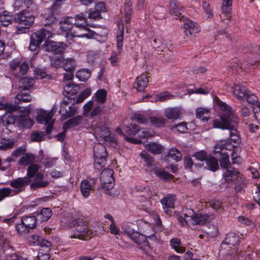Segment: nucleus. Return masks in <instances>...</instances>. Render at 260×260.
<instances>
[{
	"instance_id": "obj_1",
	"label": "nucleus",
	"mask_w": 260,
	"mask_h": 260,
	"mask_svg": "<svg viewBox=\"0 0 260 260\" xmlns=\"http://www.w3.org/2000/svg\"><path fill=\"white\" fill-rule=\"evenodd\" d=\"M220 106L222 113L219 118L213 121V126L222 129H229L231 140L235 143L239 141L238 132L235 128L237 117L235 116L230 107L222 102H220Z\"/></svg>"
},
{
	"instance_id": "obj_2",
	"label": "nucleus",
	"mask_w": 260,
	"mask_h": 260,
	"mask_svg": "<svg viewBox=\"0 0 260 260\" xmlns=\"http://www.w3.org/2000/svg\"><path fill=\"white\" fill-rule=\"evenodd\" d=\"M59 8V6L57 4L52 6V15L46 18V20L48 21V22L44 24L45 28H41L31 36L29 48L31 51H36L37 48L45 39L52 37L54 26L57 22V19L55 16V11Z\"/></svg>"
},
{
	"instance_id": "obj_3",
	"label": "nucleus",
	"mask_w": 260,
	"mask_h": 260,
	"mask_svg": "<svg viewBox=\"0 0 260 260\" xmlns=\"http://www.w3.org/2000/svg\"><path fill=\"white\" fill-rule=\"evenodd\" d=\"M184 8L177 0H172L170 3L169 12L171 15L176 16V19H179L183 22L184 33L187 37L191 36L199 31V29L194 23L187 18L182 16V11Z\"/></svg>"
},
{
	"instance_id": "obj_4",
	"label": "nucleus",
	"mask_w": 260,
	"mask_h": 260,
	"mask_svg": "<svg viewBox=\"0 0 260 260\" xmlns=\"http://www.w3.org/2000/svg\"><path fill=\"white\" fill-rule=\"evenodd\" d=\"M69 226L73 229L70 236L71 238L88 240L94 234V232L85 224L84 219L81 217L72 218L69 221Z\"/></svg>"
},
{
	"instance_id": "obj_5",
	"label": "nucleus",
	"mask_w": 260,
	"mask_h": 260,
	"mask_svg": "<svg viewBox=\"0 0 260 260\" xmlns=\"http://www.w3.org/2000/svg\"><path fill=\"white\" fill-rule=\"evenodd\" d=\"M86 13L77 14L75 17H67L59 21L60 29L63 31L71 30L73 25L80 29H86L88 26Z\"/></svg>"
},
{
	"instance_id": "obj_6",
	"label": "nucleus",
	"mask_w": 260,
	"mask_h": 260,
	"mask_svg": "<svg viewBox=\"0 0 260 260\" xmlns=\"http://www.w3.org/2000/svg\"><path fill=\"white\" fill-rule=\"evenodd\" d=\"M14 22L20 26L16 28V33L21 34L25 33L27 29L33 24L35 17L34 14L27 11H21L13 16Z\"/></svg>"
},
{
	"instance_id": "obj_7",
	"label": "nucleus",
	"mask_w": 260,
	"mask_h": 260,
	"mask_svg": "<svg viewBox=\"0 0 260 260\" xmlns=\"http://www.w3.org/2000/svg\"><path fill=\"white\" fill-rule=\"evenodd\" d=\"M94 167L95 170L101 171L105 167L107 162V152L105 146L99 143L93 148Z\"/></svg>"
},
{
	"instance_id": "obj_8",
	"label": "nucleus",
	"mask_w": 260,
	"mask_h": 260,
	"mask_svg": "<svg viewBox=\"0 0 260 260\" xmlns=\"http://www.w3.org/2000/svg\"><path fill=\"white\" fill-rule=\"evenodd\" d=\"M94 167L95 170L101 171L105 167L107 162V152L105 146L99 143L93 148Z\"/></svg>"
},
{
	"instance_id": "obj_9",
	"label": "nucleus",
	"mask_w": 260,
	"mask_h": 260,
	"mask_svg": "<svg viewBox=\"0 0 260 260\" xmlns=\"http://www.w3.org/2000/svg\"><path fill=\"white\" fill-rule=\"evenodd\" d=\"M38 219L36 215L23 216L20 223L16 224L15 228L18 233L23 235L36 228Z\"/></svg>"
},
{
	"instance_id": "obj_10",
	"label": "nucleus",
	"mask_w": 260,
	"mask_h": 260,
	"mask_svg": "<svg viewBox=\"0 0 260 260\" xmlns=\"http://www.w3.org/2000/svg\"><path fill=\"white\" fill-rule=\"evenodd\" d=\"M114 171L112 169H105L100 174V181L104 192L109 195H112L111 190L113 188L114 178Z\"/></svg>"
},
{
	"instance_id": "obj_11",
	"label": "nucleus",
	"mask_w": 260,
	"mask_h": 260,
	"mask_svg": "<svg viewBox=\"0 0 260 260\" xmlns=\"http://www.w3.org/2000/svg\"><path fill=\"white\" fill-rule=\"evenodd\" d=\"M72 103V99L68 98L66 100H63L60 103L59 113L64 120L72 117L78 113L79 108L77 106L74 104L69 106V104Z\"/></svg>"
},
{
	"instance_id": "obj_12",
	"label": "nucleus",
	"mask_w": 260,
	"mask_h": 260,
	"mask_svg": "<svg viewBox=\"0 0 260 260\" xmlns=\"http://www.w3.org/2000/svg\"><path fill=\"white\" fill-rule=\"evenodd\" d=\"M230 147H233V146L227 144L224 140L221 141L217 143L214 146V153H220L221 157L219 158L220 167L223 169H226L228 167H231L229 160V155L225 153H221L223 149H231Z\"/></svg>"
},
{
	"instance_id": "obj_13",
	"label": "nucleus",
	"mask_w": 260,
	"mask_h": 260,
	"mask_svg": "<svg viewBox=\"0 0 260 260\" xmlns=\"http://www.w3.org/2000/svg\"><path fill=\"white\" fill-rule=\"evenodd\" d=\"M30 110L24 109L16 115V125L20 129L29 128L34 124V121L29 117Z\"/></svg>"
},
{
	"instance_id": "obj_14",
	"label": "nucleus",
	"mask_w": 260,
	"mask_h": 260,
	"mask_svg": "<svg viewBox=\"0 0 260 260\" xmlns=\"http://www.w3.org/2000/svg\"><path fill=\"white\" fill-rule=\"evenodd\" d=\"M31 180L29 177H19L12 180L10 183V186L13 188L12 195L18 194L25 189V187L28 186Z\"/></svg>"
},
{
	"instance_id": "obj_15",
	"label": "nucleus",
	"mask_w": 260,
	"mask_h": 260,
	"mask_svg": "<svg viewBox=\"0 0 260 260\" xmlns=\"http://www.w3.org/2000/svg\"><path fill=\"white\" fill-rule=\"evenodd\" d=\"M52 116L53 115L50 112H46L43 109H40L38 111L36 120L39 123L45 124L46 125L45 134H50L52 131L53 123L50 122Z\"/></svg>"
},
{
	"instance_id": "obj_16",
	"label": "nucleus",
	"mask_w": 260,
	"mask_h": 260,
	"mask_svg": "<svg viewBox=\"0 0 260 260\" xmlns=\"http://www.w3.org/2000/svg\"><path fill=\"white\" fill-rule=\"evenodd\" d=\"M67 45L63 42H56L46 40L45 45L43 47L44 50L48 52H52L54 54H59L63 52L66 48Z\"/></svg>"
},
{
	"instance_id": "obj_17",
	"label": "nucleus",
	"mask_w": 260,
	"mask_h": 260,
	"mask_svg": "<svg viewBox=\"0 0 260 260\" xmlns=\"http://www.w3.org/2000/svg\"><path fill=\"white\" fill-rule=\"evenodd\" d=\"M97 181V178H92L89 180H84L81 181L80 184V190L84 198L89 197L90 191L94 190L95 185Z\"/></svg>"
},
{
	"instance_id": "obj_18",
	"label": "nucleus",
	"mask_w": 260,
	"mask_h": 260,
	"mask_svg": "<svg viewBox=\"0 0 260 260\" xmlns=\"http://www.w3.org/2000/svg\"><path fill=\"white\" fill-rule=\"evenodd\" d=\"M84 30L86 32L81 34H76L75 32H73L71 30L65 31V38L66 39V41L71 44L73 38L76 37L82 38L86 37L88 39H92L95 38L98 35L94 31L87 28V27H86V29Z\"/></svg>"
},
{
	"instance_id": "obj_19",
	"label": "nucleus",
	"mask_w": 260,
	"mask_h": 260,
	"mask_svg": "<svg viewBox=\"0 0 260 260\" xmlns=\"http://www.w3.org/2000/svg\"><path fill=\"white\" fill-rule=\"evenodd\" d=\"M240 174L237 169L232 167H228L225 169L222 175L224 181L227 183H231L237 180Z\"/></svg>"
},
{
	"instance_id": "obj_20",
	"label": "nucleus",
	"mask_w": 260,
	"mask_h": 260,
	"mask_svg": "<svg viewBox=\"0 0 260 260\" xmlns=\"http://www.w3.org/2000/svg\"><path fill=\"white\" fill-rule=\"evenodd\" d=\"M94 132L96 136L103 138L106 141L113 142L114 140V137L112 136L111 132L106 126L103 125L97 126L94 129Z\"/></svg>"
},
{
	"instance_id": "obj_21",
	"label": "nucleus",
	"mask_w": 260,
	"mask_h": 260,
	"mask_svg": "<svg viewBox=\"0 0 260 260\" xmlns=\"http://www.w3.org/2000/svg\"><path fill=\"white\" fill-rule=\"evenodd\" d=\"M240 236L238 234L235 233L230 232L226 234L225 239L221 244V247H223L224 245H231L234 247L237 248L240 244Z\"/></svg>"
},
{
	"instance_id": "obj_22",
	"label": "nucleus",
	"mask_w": 260,
	"mask_h": 260,
	"mask_svg": "<svg viewBox=\"0 0 260 260\" xmlns=\"http://www.w3.org/2000/svg\"><path fill=\"white\" fill-rule=\"evenodd\" d=\"M148 73H143L138 76L135 81L134 87L139 91H142L147 87L150 76Z\"/></svg>"
},
{
	"instance_id": "obj_23",
	"label": "nucleus",
	"mask_w": 260,
	"mask_h": 260,
	"mask_svg": "<svg viewBox=\"0 0 260 260\" xmlns=\"http://www.w3.org/2000/svg\"><path fill=\"white\" fill-rule=\"evenodd\" d=\"M175 197L173 195L168 194L161 200L163 209L165 212L168 215L172 214L171 209L174 208Z\"/></svg>"
},
{
	"instance_id": "obj_24",
	"label": "nucleus",
	"mask_w": 260,
	"mask_h": 260,
	"mask_svg": "<svg viewBox=\"0 0 260 260\" xmlns=\"http://www.w3.org/2000/svg\"><path fill=\"white\" fill-rule=\"evenodd\" d=\"M66 121L63 124V129L67 131L69 129L78 126L83 121V117L82 115H77Z\"/></svg>"
},
{
	"instance_id": "obj_25",
	"label": "nucleus",
	"mask_w": 260,
	"mask_h": 260,
	"mask_svg": "<svg viewBox=\"0 0 260 260\" xmlns=\"http://www.w3.org/2000/svg\"><path fill=\"white\" fill-rule=\"evenodd\" d=\"M192 212V214L189 215L188 217H190V219L192 220L195 224H201L203 225L206 223L209 222L210 217L207 214H202L201 213L194 214L193 210H190Z\"/></svg>"
},
{
	"instance_id": "obj_26",
	"label": "nucleus",
	"mask_w": 260,
	"mask_h": 260,
	"mask_svg": "<svg viewBox=\"0 0 260 260\" xmlns=\"http://www.w3.org/2000/svg\"><path fill=\"white\" fill-rule=\"evenodd\" d=\"M141 157L144 160L146 166L150 168L153 172L157 167L154 158L145 151H143L140 154Z\"/></svg>"
},
{
	"instance_id": "obj_27",
	"label": "nucleus",
	"mask_w": 260,
	"mask_h": 260,
	"mask_svg": "<svg viewBox=\"0 0 260 260\" xmlns=\"http://www.w3.org/2000/svg\"><path fill=\"white\" fill-rule=\"evenodd\" d=\"M52 215V212L49 208H44L36 214L38 221L40 222L47 221Z\"/></svg>"
},
{
	"instance_id": "obj_28",
	"label": "nucleus",
	"mask_w": 260,
	"mask_h": 260,
	"mask_svg": "<svg viewBox=\"0 0 260 260\" xmlns=\"http://www.w3.org/2000/svg\"><path fill=\"white\" fill-rule=\"evenodd\" d=\"M155 175L161 180L168 182L174 178V176L168 172L157 167L153 171Z\"/></svg>"
},
{
	"instance_id": "obj_29",
	"label": "nucleus",
	"mask_w": 260,
	"mask_h": 260,
	"mask_svg": "<svg viewBox=\"0 0 260 260\" xmlns=\"http://www.w3.org/2000/svg\"><path fill=\"white\" fill-rule=\"evenodd\" d=\"M31 100V95L28 93L27 91H20L16 96L14 102L15 105H18L22 102H28Z\"/></svg>"
},
{
	"instance_id": "obj_30",
	"label": "nucleus",
	"mask_w": 260,
	"mask_h": 260,
	"mask_svg": "<svg viewBox=\"0 0 260 260\" xmlns=\"http://www.w3.org/2000/svg\"><path fill=\"white\" fill-rule=\"evenodd\" d=\"M145 147L149 152L153 154H160L164 150L161 145L155 142L147 144Z\"/></svg>"
},
{
	"instance_id": "obj_31",
	"label": "nucleus",
	"mask_w": 260,
	"mask_h": 260,
	"mask_svg": "<svg viewBox=\"0 0 260 260\" xmlns=\"http://www.w3.org/2000/svg\"><path fill=\"white\" fill-rule=\"evenodd\" d=\"M136 244L138 245H143V246L150 247L149 242L147 240L146 236L140 234L137 231L135 234L132 235L131 238Z\"/></svg>"
},
{
	"instance_id": "obj_32",
	"label": "nucleus",
	"mask_w": 260,
	"mask_h": 260,
	"mask_svg": "<svg viewBox=\"0 0 260 260\" xmlns=\"http://www.w3.org/2000/svg\"><path fill=\"white\" fill-rule=\"evenodd\" d=\"M206 168L211 171L216 172L219 169L218 159L213 156H209L206 160Z\"/></svg>"
},
{
	"instance_id": "obj_33",
	"label": "nucleus",
	"mask_w": 260,
	"mask_h": 260,
	"mask_svg": "<svg viewBox=\"0 0 260 260\" xmlns=\"http://www.w3.org/2000/svg\"><path fill=\"white\" fill-rule=\"evenodd\" d=\"M180 115L181 110L177 107L169 108L165 111V115L169 119H177Z\"/></svg>"
},
{
	"instance_id": "obj_34",
	"label": "nucleus",
	"mask_w": 260,
	"mask_h": 260,
	"mask_svg": "<svg viewBox=\"0 0 260 260\" xmlns=\"http://www.w3.org/2000/svg\"><path fill=\"white\" fill-rule=\"evenodd\" d=\"M249 90L245 86L239 84L235 85L233 88V93L239 100H243Z\"/></svg>"
},
{
	"instance_id": "obj_35",
	"label": "nucleus",
	"mask_w": 260,
	"mask_h": 260,
	"mask_svg": "<svg viewBox=\"0 0 260 260\" xmlns=\"http://www.w3.org/2000/svg\"><path fill=\"white\" fill-rule=\"evenodd\" d=\"M34 83V80L32 78L23 77L19 82V89L20 91H27L30 87H32Z\"/></svg>"
},
{
	"instance_id": "obj_36",
	"label": "nucleus",
	"mask_w": 260,
	"mask_h": 260,
	"mask_svg": "<svg viewBox=\"0 0 260 260\" xmlns=\"http://www.w3.org/2000/svg\"><path fill=\"white\" fill-rule=\"evenodd\" d=\"M23 4L26 9L23 11H27L32 14L37 13L38 10V6L35 0H23Z\"/></svg>"
},
{
	"instance_id": "obj_37",
	"label": "nucleus",
	"mask_w": 260,
	"mask_h": 260,
	"mask_svg": "<svg viewBox=\"0 0 260 260\" xmlns=\"http://www.w3.org/2000/svg\"><path fill=\"white\" fill-rule=\"evenodd\" d=\"M196 117L201 119L203 121H207L210 118V111L209 109L199 108L196 110Z\"/></svg>"
},
{
	"instance_id": "obj_38",
	"label": "nucleus",
	"mask_w": 260,
	"mask_h": 260,
	"mask_svg": "<svg viewBox=\"0 0 260 260\" xmlns=\"http://www.w3.org/2000/svg\"><path fill=\"white\" fill-rule=\"evenodd\" d=\"M170 245L177 252L182 253L185 252V248L181 246L180 240L178 238H173L170 241Z\"/></svg>"
},
{
	"instance_id": "obj_39",
	"label": "nucleus",
	"mask_w": 260,
	"mask_h": 260,
	"mask_svg": "<svg viewBox=\"0 0 260 260\" xmlns=\"http://www.w3.org/2000/svg\"><path fill=\"white\" fill-rule=\"evenodd\" d=\"M20 108L21 107L19 106L0 102V110H5L7 112H13L19 110Z\"/></svg>"
},
{
	"instance_id": "obj_40",
	"label": "nucleus",
	"mask_w": 260,
	"mask_h": 260,
	"mask_svg": "<svg viewBox=\"0 0 260 260\" xmlns=\"http://www.w3.org/2000/svg\"><path fill=\"white\" fill-rule=\"evenodd\" d=\"M35 161V156L31 153H26L19 160L21 166H26Z\"/></svg>"
},
{
	"instance_id": "obj_41",
	"label": "nucleus",
	"mask_w": 260,
	"mask_h": 260,
	"mask_svg": "<svg viewBox=\"0 0 260 260\" xmlns=\"http://www.w3.org/2000/svg\"><path fill=\"white\" fill-rule=\"evenodd\" d=\"M62 63V67L66 71H75L76 64L74 59L68 58L63 60Z\"/></svg>"
},
{
	"instance_id": "obj_42",
	"label": "nucleus",
	"mask_w": 260,
	"mask_h": 260,
	"mask_svg": "<svg viewBox=\"0 0 260 260\" xmlns=\"http://www.w3.org/2000/svg\"><path fill=\"white\" fill-rule=\"evenodd\" d=\"M80 87L73 82H70L64 87V91L68 94H75L78 92Z\"/></svg>"
},
{
	"instance_id": "obj_43",
	"label": "nucleus",
	"mask_w": 260,
	"mask_h": 260,
	"mask_svg": "<svg viewBox=\"0 0 260 260\" xmlns=\"http://www.w3.org/2000/svg\"><path fill=\"white\" fill-rule=\"evenodd\" d=\"M125 132L129 135H135L140 131V127L136 123H131L124 127Z\"/></svg>"
},
{
	"instance_id": "obj_44",
	"label": "nucleus",
	"mask_w": 260,
	"mask_h": 260,
	"mask_svg": "<svg viewBox=\"0 0 260 260\" xmlns=\"http://www.w3.org/2000/svg\"><path fill=\"white\" fill-rule=\"evenodd\" d=\"M170 129L175 132H178L181 133H185L187 132L188 128L187 127V123L182 122L177 124L171 125L170 126Z\"/></svg>"
},
{
	"instance_id": "obj_45",
	"label": "nucleus",
	"mask_w": 260,
	"mask_h": 260,
	"mask_svg": "<svg viewBox=\"0 0 260 260\" xmlns=\"http://www.w3.org/2000/svg\"><path fill=\"white\" fill-rule=\"evenodd\" d=\"M168 155L176 161L180 160L182 157V154L181 152L176 148L170 149Z\"/></svg>"
},
{
	"instance_id": "obj_46",
	"label": "nucleus",
	"mask_w": 260,
	"mask_h": 260,
	"mask_svg": "<svg viewBox=\"0 0 260 260\" xmlns=\"http://www.w3.org/2000/svg\"><path fill=\"white\" fill-rule=\"evenodd\" d=\"M95 100L98 103L103 104L107 98V91L104 89L98 90L95 94Z\"/></svg>"
},
{
	"instance_id": "obj_47",
	"label": "nucleus",
	"mask_w": 260,
	"mask_h": 260,
	"mask_svg": "<svg viewBox=\"0 0 260 260\" xmlns=\"http://www.w3.org/2000/svg\"><path fill=\"white\" fill-rule=\"evenodd\" d=\"M0 150H7L12 148L15 142L13 140H6L3 139L1 141Z\"/></svg>"
},
{
	"instance_id": "obj_48",
	"label": "nucleus",
	"mask_w": 260,
	"mask_h": 260,
	"mask_svg": "<svg viewBox=\"0 0 260 260\" xmlns=\"http://www.w3.org/2000/svg\"><path fill=\"white\" fill-rule=\"evenodd\" d=\"M0 21L3 22V25L7 26L14 21L13 16L9 12H4L3 15L0 16Z\"/></svg>"
},
{
	"instance_id": "obj_49",
	"label": "nucleus",
	"mask_w": 260,
	"mask_h": 260,
	"mask_svg": "<svg viewBox=\"0 0 260 260\" xmlns=\"http://www.w3.org/2000/svg\"><path fill=\"white\" fill-rule=\"evenodd\" d=\"M45 136L44 132L34 131L30 134V139L34 142H41L44 140Z\"/></svg>"
},
{
	"instance_id": "obj_50",
	"label": "nucleus",
	"mask_w": 260,
	"mask_h": 260,
	"mask_svg": "<svg viewBox=\"0 0 260 260\" xmlns=\"http://www.w3.org/2000/svg\"><path fill=\"white\" fill-rule=\"evenodd\" d=\"M259 64V62L256 61H251L250 62L244 61L241 63V68L244 69L246 70H250L254 69Z\"/></svg>"
},
{
	"instance_id": "obj_51",
	"label": "nucleus",
	"mask_w": 260,
	"mask_h": 260,
	"mask_svg": "<svg viewBox=\"0 0 260 260\" xmlns=\"http://www.w3.org/2000/svg\"><path fill=\"white\" fill-rule=\"evenodd\" d=\"M151 123L158 127H164L166 123V119L164 118H160L152 116L150 118Z\"/></svg>"
},
{
	"instance_id": "obj_52",
	"label": "nucleus",
	"mask_w": 260,
	"mask_h": 260,
	"mask_svg": "<svg viewBox=\"0 0 260 260\" xmlns=\"http://www.w3.org/2000/svg\"><path fill=\"white\" fill-rule=\"evenodd\" d=\"M39 169V166L37 164L31 165L27 169V176L25 177H29L30 179L33 178L38 173Z\"/></svg>"
},
{
	"instance_id": "obj_53",
	"label": "nucleus",
	"mask_w": 260,
	"mask_h": 260,
	"mask_svg": "<svg viewBox=\"0 0 260 260\" xmlns=\"http://www.w3.org/2000/svg\"><path fill=\"white\" fill-rule=\"evenodd\" d=\"M49 184V182L43 180H37L31 183L30 187L31 189L36 190L39 188L45 187Z\"/></svg>"
},
{
	"instance_id": "obj_54",
	"label": "nucleus",
	"mask_w": 260,
	"mask_h": 260,
	"mask_svg": "<svg viewBox=\"0 0 260 260\" xmlns=\"http://www.w3.org/2000/svg\"><path fill=\"white\" fill-rule=\"evenodd\" d=\"M91 94V90L89 88H86L78 95L76 100L75 103L79 104L82 103L86 98Z\"/></svg>"
},
{
	"instance_id": "obj_55",
	"label": "nucleus",
	"mask_w": 260,
	"mask_h": 260,
	"mask_svg": "<svg viewBox=\"0 0 260 260\" xmlns=\"http://www.w3.org/2000/svg\"><path fill=\"white\" fill-rule=\"evenodd\" d=\"M90 73L85 70H81L76 73V76L82 81H86L90 77Z\"/></svg>"
},
{
	"instance_id": "obj_56",
	"label": "nucleus",
	"mask_w": 260,
	"mask_h": 260,
	"mask_svg": "<svg viewBox=\"0 0 260 260\" xmlns=\"http://www.w3.org/2000/svg\"><path fill=\"white\" fill-rule=\"evenodd\" d=\"M244 99H246V101L248 103L253 105V106H254V105L256 104L259 103V102H257V100H258L257 97L254 94H253L250 91H248V92L246 94V95H245Z\"/></svg>"
},
{
	"instance_id": "obj_57",
	"label": "nucleus",
	"mask_w": 260,
	"mask_h": 260,
	"mask_svg": "<svg viewBox=\"0 0 260 260\" xmlns=\"http://www.w3.org/2000/svg\"><path fill=\"white\" fill-rule=\"evenodd\" d=\"M12 195V189L9 187L0 188V202L2 201L6 198Z\"/></svg>"
},
{
	"instance_id": "obj_58",
	"label": "nucleus",
	"mask_w": 260,
	"mask_h": 260,
	"mask_svg": "<svg viewBox=\"0 0 260 260\" xmlns=\"http://www.w3.org/2000/svg\"><path fill=\"white\" fill-rule=\"evenodd\" d=\"M124 29L122 27V30L120 31V34L118 35L116 38L117 46L118 49V52L120 53L122 49L123 41V35H124Z\"/></svg>"
},
{
	"instance_id": "obj_59",
	"label": "nucleus",
	"mask_w": 260,
	"mask_h": 260,
	"mask_svg": "<svg viewBox=\"0 0 260 260\" xmlns=\"http://www.w3.org/2000/svg\"><path fill=\"white\" fill-rule=\"evenodd\" d=\"M132 118L141 124H146L148 122L147 118L144 115L139 113L134 114Z\"/></svg>"
},
{
	"instance_id": "obj_60",
	"label": "nucleus",
	"mask_w": 260,
	"mask_h": 260,
	"mask_svg": "<svg viewBox=\"0 0 260 260\" xmlns=\"http://www.w3.org/2000/svg\"><path fill=\"white\" fill-rule=\"evenodd\" d=\"M132 8L129 5H126L124 7V19L126 24L130 22L132 15Z\"/></svg>"
},
{
	"instance_id": "obj_61",
	"label": "nucleus",
	"mask_w": 260,
	"mask_h": 260,
	"mask_svg": "<svg viewBox=\"0 0 260 260\" xmlns=\"http://www.w3.org/2000/svg\"><path fill=\"white\" fill-rule=\"evenodd\" d=\"M122 229L130 238L132 237V235L135 234L137 232L134 229L131 228L130 225L127 223H123L122 225Z\"/></svg>"
},
{
	"instance_id": "obj_62",
	"label": "nucleus",
	"mask_w": 260,
	"mask_h": 260,
	"mask_svg": "<svg viewBox=\"0 0 260 260\" xmlns=\"http://www.w3.org/2000/svg\"><path fill=\"white\" fill-rule=\"evenodd\" d=\"M36 78L37 79H50L51 78V75L47 74V73L43 70L37 69L35 71Z\"/></svg>"
},
{
	"instance_id": "obj_63",
	"label": "nucleus",
	"mask_w": 260,
	"mask_h": 260,
	"mask_svg": "<svg viewBox=\"0 0 260 260\" xmlns=\"http://www.w3.org/2000/svg\"><path fill=\"white\" fill-rule=\"evenodd\" d=\"M36 240L38 241V244L41 247H45L50 249V248L52 246V244L50 241L39 236H37Z\"/></svg>"
},
{
	"instance_id": "obj_64",
	"label": "nucleus",
	"mask_w": 260,
	"mask_h": 260,
	"mask_svg": "<svg viewBox=\"0 0 260 260\" xmlns=\"http://www.w3.org/2000/svg\"><path fill=\"white\" fill-rule=\"evenodd\" d=\"M4 121H5L7 124L16 123V116H14L12 112H7V115L4 118Z\"/></svg>"
}]
</instances>
